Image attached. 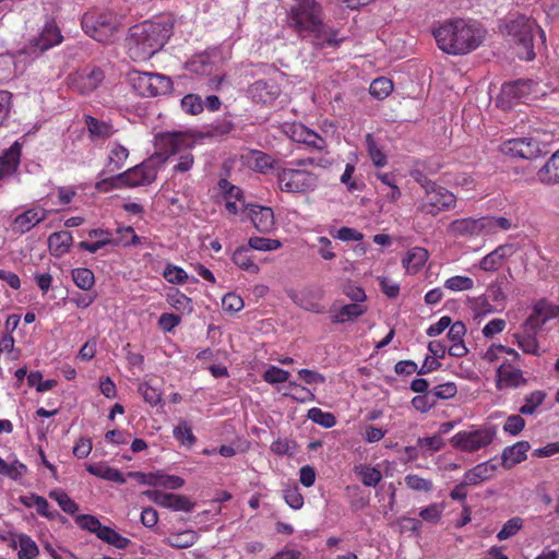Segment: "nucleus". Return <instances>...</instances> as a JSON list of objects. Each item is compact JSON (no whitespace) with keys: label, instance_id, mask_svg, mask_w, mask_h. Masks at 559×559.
<instances>
[{"label":"nucleus","instance_id":"nucleus-53","mask_svg":"<svg viewBox=\"0 0 559 559\" xmlns=\"http://www.w3.org/2000/svg\"><path fill=\"white\" fill-rule=\"evenodd\" d=\"M523 527V520L519 516H514L508 520L502 528L498 532L497 538L499 540H506L516 535Z\"/></svg>","mask_w":559,"mask_h":559},{"label":"nucleus","instance_id":"nucleus-35","mask_svg":"<svg viewBox=\"0 0 559 559\" xmlns=\"http://www.w3.org/2000/svg\"><path fill=\"white\" fill-rule=\"evenodd\" d=\"M513 338L516 345L522 349L524 354L539 356V345L536 340V333L524 331L521 329L520 332L513 333Z\"/></svg>","mask_w":559,"mask_h":559},{"label":"nucleus","instance_id":"nucleus-10","mask_svg":"<svg viewBox=\"0 0 559 559\" xmlns=\"http://www.w3.org/2000/svg\"><path fill=\"white\" fill-rule=\"evenodd\" d=\"M496 436L492 427L463 430L455 433L450 443L454 449L463 452H476L488 447Z\"/></svg>","mask_w":559,"mask_h":559},{"label":"nucleus","instance_id":"nucleus-63","mask_svg":"<svg viewBox=\"0 0 559 559\" xmlns=\"http://www.w3.org/2000/svg\"><path fill=\"white\" fill-rule=\"evenodd\" d=\"M444 507L441 503H432L419 512L420 518L431 524H437L443 513Z\"/></svg>","mask_w":559,"mask_h":559},{"label":"nucleus","instance_id":"nucleus-33","mask_svg":"<svg viewBox=\"0 0 559 559\" xmlns=\"http://www.w3.org/2000/svg\"><path fill=\"white\" fill-rule=\"evenodd\" d=\"M73 238L69 231L53 233L48 238V248L53 257L60 258L69 252Z\"/></svg>","mask_w":559,"mask_h":559},{"label":"nucleus","instance_id":"nucleus-45","mask_svg":"<svg viewBox=\"0 0 559 559\" xmlns=\"http://www.w3.org/2000/svg\"><path fill=\"white\" fill-rule=\"evenodd\" d=\"M49 497L53 499L61 510L68 514H74L79 510V506L62 489H52Z\"/></svg>","mask_w":559,"mask_h":559},{"label":"nucleus","instance_id":"nucleus-5","mask_svg":"<svg viewBox=\"0 0 559 559\" xmlns=\"http://www.w3.org/2000/svg\"><path fill=\"white\" fill-rule=\"evenodd\" d=\"M313 164V158H302L277 167L275 175L278 189L292 194H306L314 191L319 186V177L306 169L307 166Z\"/></svg>","mask_w":559,"mask_h":559},{"label":"nucleus","instance_id":"nucleus-24","mask_svg":"<svg viewBox=\"0 0 559 559\" xmlns=\"http://www.w3.org/2000/svg\"><path fill=\"white\" fill-rule=\"evenodd\" d=\"M526 383L521 369L511 364H502L497 370V388L499 390L515 389Z\"/></svg>","mask_w":559,"mask_h":559},{"label":"nucleus","instance_id":"nucleus-2","mask_svg":"<svg viewBox=\"0 0 559 559\" xmlns=\"http://www.w3.org/2000/svg\"><path fill=\"white\" fill-rule=\"evenodd\" d=\"M432 35L443 52L463 56L481 45L486 29L473 20L451 19L435 27Z\"/></svg>","mask_w":559,"mask_h":559},{"label":"nucleus","instance_id":"nucleus-57","mask_svg":"<svg viewBox=\"0 0 559 559\" xmlns=\"http://www.w3.org/2000/svg\"><path fill=\"white\" fill-rule=\"evenodd\" d=\"M118 237L115 238V246H134L140 243V238L132 227L117 229Z\"/></svg>","mask_w":559,"mask_h":559},{"label":"nucleus","instance_id":"nucleus-30","mask_svg":"<svg viewBox=\"0 0 559 559\" xmlns=\"http://www.w3.org/2000/svg\"><path fill=\"white\" fill-rule=\"evenodd\" d=\"M12 547L17 549L19 559H35L39 554L37 544L26 534L14 536Z\"/></svg>","mask_w":559,"mask_h":559},{"label":"nucleus","instance_id":"nucleus-58","mask_svg":"<svg viewBox=\"0 0 559 559\" xmlns=\"http://www.w3.org/2000/svg\"><path fill=\"white\" fill-rule=\"evenodd\" d=\"M296 442L288 438H278L271 444V451L277 455L293 456L296 453Z\"/></svg>","mask_w":559,"mask_h":559},{"label":"nucleus","instance_id":"nucleus-52","mask_svg":"<svg viewBox=\"0 0 559 559\" xmlns=\"http://www.w3.org/2000/svg\"><path fill=\"white\" fill-rule=\"evenodd\" d=\"M138 392L151 406H156L162 401V391L157 388H154L148 382L139 384Z\"/></svg>","mask_w":559,"mask_h":559},{"label":"nucleus","instance_id":"nucleus-20","mask_svg":"<svg viewBox=\"0 0 559 559\" xmlns=\"http://www.w3.org/2000/svg\"><path fill=\"white\" fill-rule=\"evenodd\" d=\"M516 252V248L513 243H503L498 246L491 252L483 257L477 267L484 272L493 273L498 271L503 262L511 258Z\"/></svg>","mask_w":559,"mask_h":559},{"label":"nucleus","instance_id":"nucleus-15","mask_svg":"<svg viewBox=\"0 0 559 559\" xmlns=\"http://www.w3.org/2000/svg\"><path fill=\"white\" fill-rule=\"evenodd\" d=\"M157 177V168L151 163H142L127 171L115 176V180L121 182V187L134 188L153 182Z\"/></svg>","mask_w":559,"mask_h":559},{"label":"nucleus","instance_id":"nucleus-55","mask_svg":"<svg viewBox=\"0 0 559 559\" xmlns=\"http://www.w3.org/2000/svg\"><path fill=\"white\" fill-rule=\"evenodd\" d=\"M75 523L82 530H86V531L95 534L97 537L104 526L95 515H91V514L78 515L75 518Z\"/></svg>","mask_w":559,"mask_h":559},{"label":"nucleus","instance_id":"nucleus-56","mask_svg":"<svg viewBox=\"0 0 559 559\" xmlns=\"http://www.w3.org/2000/svg\"><path fill=\"white\" fill-rule=\"evenodd\" d=\"M163 276L171 284H183L188 280V274L182 267L170 263L165 266Z\"/></svg>","mask_w":559,"mask_h":559},{"label":"nucleus","instance_id":"nucleus-23","mask_svg":"<svg viewBox=\"0 0 559 559\" xmlns=\"http://www.w3.org/2000/svg\"><path fill=\"white\" fill-rule=\"evenodd\" d=\"M248 216L254 228L260 233H271L275 228L273 210L269 206L250 204L247 206Z\"/></svg>","mask_w":559,"mask_h":559},{"label":"nucleus","instance_id":"nucleus-59","mask_svg":"<svg viewBox=\"0 0 559 559\" xmlns=\"http://www.w3.org/2000/svg\"><path fill=\"white\" fill-rule=\"evenodd\" d=\"M405 485L415 491L429 492L432 490V481L430 479L423 478L415 474L406 475L404 478Z\"/></svg>","mask_w":559,"mask_h":559},{"label":"nucleus","instance_id":"nucleus-54","mask_svg":"<svg viewBox=\"0 0 559 559\" xmlns=\"http://www.w3.org/2000/svg\"><path fill=\"white\" fill-rule=\"evenodd\" d=\"M290 377L289 371L284 370L276 366H270L263 373L262 378L269 384H280L288 381Z\"/></svg>","mask_w":559,"mask_h":559},{"label":"nucleus","instance_id":"nucleus-8","mask_svg":"<svg viewBox=\"0 0 559 559\" xmlns=\"http://www.w3.org/2000/svg\"><path fill=\"white\" fill-rule=\"evenodd\" d=\"M82 27L90 37L108 44L115 39L118 20L112 12L85 13L82 17Z\"/></svg>","mask_w":559,"mask_h":559},{"label":"nucleus","instance_id":"nucleus-38","mask_svg":"<svg viewBox=\"0 0 559 559\" xmlns=\"http://www.w3.org/2000/svg\"><path fill=\"white\" fill-rule=\"evenodd\" d=\"M129 156V150L119 143H112L108 154L107 170L110 173L121 169Z\"/></svg>","mask_w":559,"mask_h":559},{"label":"nucleus","instance_id":"nucleus-46","mask_svg":"<svg viewBox=\"0 0 559 559\" xmlns=\"http://www.w3.org/2000/svg\"><path fill=\"white\" fill-rule=\"evenodd\" d=\"M166 300L176 310L192 311V300L178 289L168 292Z\"/></svg>","mask_w":559,"mask_h":559},{"label":"nucleus","instance_id":"nucleus-48","mask_svg":"<svg viewBox=\"0 0 559 559\" xmlns=\"http://www.w3.org/2000/svg\"><path fill=\"white\" fill-rule=\"evenodd\" d=\"M248 247L252 250L269 252L281 248L282 242L277 239L255 236L249 238Z\"/></svg>","mask_w":559,"mask_h":559},{"label":"nucleus","instance_id":"nucleus-49","mask_svg":"<svg viewBox=\"0 0 559 559\" xmlns=\"http://www.w3.org/2000/svg\"><path fill=\"white\" fill-rule=\"evenodd\" d=\"M173 435L176 440H178L181 444L191 447L195 443L197 438L192 432L191 427L185 420H181L179 425L174 428Z\"/></svg>","mask_w":559,"mask_h":559},{"label":"nucleus","instance_id":"nucleus-18","mask_svg":"<svg viewBox=\"0 0 559 559\" xmlns=\"http://www.w3.org/2000/svg\"><path fill=\"white\" fill-rule=\"evenodd\" d=\"M63 36L55 21H48L29 45L33 53H41L61 44Z\"/></svg>","mask_w":559,"mask_h":559},{"label":"nucleus","instance_id":"nucleus-28","mask_svg":"<svg viewBox=\"0 0 559 559\" xmlns=\"http://www.w3.org/2000/svg\"><path fill=\"white\" fill-rule=\"evenodd\" d=\"M428 258L429 253L425 248L414 247L407 251L402 263L408 273L416 274L426 264Z\"/></svg>","mask_w":559,"mask_h":559},{"label":"nucleus","instance_id":"nucleus-64","mask_svg":"<svg viewBox=\"0 0 559 559\" xmlns=\"http://www.w3.org/2000/svg\"><path fill=\"white\" fill-rule=\"evenodd\" d=\"M222 307L224 311L239 312L243 309L245 302L239 295L235 293H227L222 299Z\"/></svg>","mask_w":559,"mask_h":559},{"label":"nucleus","instance_id":"nucleus-32","mask_svg":"<svg viewBox=\"0 0 559 559\" xmlns=\"http://www.w3.org/2000/svg\"><path fill=\"white\" fill-rule=\"evenodd\" d=\"M199 533L194 530H185L170 533L164 543L177 549H185L193 546L199 539Z\"/></svg>","mask_w":559,"mask_h":559},{"label":"nucleus","instance_id":"nucleus-19","mask_svg":"<svg viewBox=\"0 0 559 559\" xmlns=\"http://www.w3.org/2000/svg\"><path fill=\"white\" fill-rule=\"evenodd\" d=\"M285 132L293 141L306 144L316 151H323L326 147L325 140L302 123H292L286 127Z\"/></svg>","mask_w":559,"mask_h":559},{"label":"nucleus","instance_id":"nucleus-62","mask_svg":"<svg viewBox=\"0 0 559 559\" xmlns=\"http://www.w3.org/2000/svg\"><path fill=\"white\" fill-rule=\"evenodd\" d=\"M417 443L421 450L429 452V453L440 451L444 447V441L440 435L419 438Z\"/></svg>","mask_w":559,"mask_h":559},{"label":"nucleus","instance_id":"nucleus-37","mask_svg":"<svg viewBox=\"0 0 559 559\" xmlns=\"http://www.w3.org/2000/svg\"><path fill=\"white\" fill-rule=\"evenodd\" d=\"M85 124L91 136L94 139H108L115 133V129L110 123L92 116H86Z\"/></svg>","mask_w":559,"mask_h":559},{"label":"nucleus","instance_id":"nucleus-6","mask_svg":"<svg viewBox=\"0 0 559 559\" xmlns=\"http://www.w3.org/2000/svg\"><path fill=\"white\" fill-rule=\"evenodd\" d=\"M503 27L506 33L515 40L520 58L527 61L535 58L533 44L534 29L538 31L543 43L546 40L545 32L536 24V22L522 14H510L506 19Z\"/></svg>","mask_w":559,"mask_h":559},{"label":"nucleus","instance_id":"nucleus-3","mask_svg":"<svg viewBox=\"0 0 559 559\" xmlns=\"http://www.w3.org/2000/svg\"><path fill=\"white\" fill-rule=\"evenodd\" d=\"M169 21H145L130 28L127 48L133 60H147L159 51L170 37Z\"/></svg>","mask_w":559,"mask_h":559},{"label":"nucleus","instance_id":"nucleus-13","mask_svg":"<svg viewBox=\"0 0 559 559\" xmlns=\"http://www.w3.org/2000/svg\"><path fill=\"white\" fill-rule=\"evenodd\" d=\"M50 211L41 205L25 207L12 223L11 230L15 235H24L48 218Z\"/></svg>","mask_w":559,"mask_h":559},{"label":"nucleus","instance_id":"nucleus-43","mask_svg":"<svg viewBox=\"0 0 559 559\" xmlns=\"http://www.w3.org/2000/svg\"><path fill=\"white\" fill-rule=\"evenodd\" d=\"M355 472L367 487H376L382 479L381 472L368 465L356 466Z\"/></svg>","mask_w":559,"mask_h":559},{"label":"nucleus","instance_id":"nucleus-22","mask_svg":"<svg viewBox=\"0 0 559 559\" xmlns=\"http://www.w3.org/2000/svg\"><path fill=\"white\" fill-rule=\"evenodd\" d=\"M130 477H135L140 480V483L153 486V487H164L167 489H179L185 485V480L176 475H167L163 473H129Z\"/></svg>","mask_w":559,"mask_h":559},{"label":"nucleus","instance_id":"nucleus-21","mask_svg":"<svg viewBox=\"0 0 559 559\" xmlns=\"http://www.w3.org/2000/svg\"><path fill=\"white\" fill-rule=\"evenodd\" d=\"M281 90L274 81L258 80L248 90V97L254 103L272 104L280 95Z\"/></svg>","mask_w":559,"mask_h":559},{"label":"nucleus","instance_id":"nucleus-25","mask_svg":"<svg viewBox=\"0 0 559 559\" xmlns=\"http://www.w3.org/2000/svg\"><path fill=\"white\" fill-rule=\"evenodd\" d=\"M21 145L14 142L8 150L0 156V179L12 176L20 164Z\"/></svg>","mask_w":559,"mask_h":559},{"label":"nucleus","instance_id":"nucleus-14","mask_svg":"<svg viewBox=\"0 0 559 559\" xmlns=\"http://www.w3.org/2000/svg\"><path fill=\"white\" fill-rule=\"evenodd\" d=\"M483 217H463L450 222L447 234L454 239H472L486 235Z\"/></svg>","mask_w":559,"mask_h":559},{"label":"nucleus","instance_id":"nucleus-27","mask_svg":"<svg viewBox=\"0 0 559 559\" xmlns=\"http://www.w3.org/2000/svg\"><path fill=\"white\" fill-rule=\"evenodd\" d=\"M530 448L531 445L527 441H519L513 445L507 447L501 454L503 467L512 468L516 464L526 460V453Z\"/></svg>","mask_w":559,"mask_h":559},{"label":"nucleus","instance_id":"nucleus-9","mask_svg":"<svg viewBox=\"0 0 559 559\" xmlns=\"http://www.w3.org/2000/svg\"><path fill=\"white\" fill-rule=\"evenodd\" d=\"M421 186L426 191L419 205V210L423 213L436 216L440 212L447 211L455 205V195L444 187L428 180H425Z\"/></svg>","mask_w":559,"mask_h":559},{"label":"nucleus","instance_id":"nucleus-39","mask_svg":"<svg viewBox=\"0 0 559 559\" xmlns=\"http://www.w3.org/2000/svg\"><path fill=\"white\" fill-rule=\"evenodd\" d=\"M249 247H240L237 248L231 257V261L241 270L247 271L251 274H257L260 271V267L254 261L251 259L249 254Z\"/></svg>","mask_w":559,"mask_h":559},{"label":"nucleus","instance_id":"nucleus-11","mask_svg":"<svg viewBox=\"0 0 559 559\" xmlns=\"http://www.w3.org/2000/svg\"><path fill=\"white\" fill-rule=\"evenodd\" d=\"M500 152L513 158L534 159L543 154L540 141L532 136L510 139L499 146Z\"/></svg>","mask_w":559,"mask_h":559},{"label":"nucleus","instance_id":"nucleus-1","mask_svg":"<svg viewBox=\"0 0 559 559\" xmlns=\"http://www.w3.org/2000/svg\"><path fill=\"white\" fill-rule=\"evenodd\" d=\"M287 25L301 39H309L319 49L337 47L342 43L338 29L324 22L322 5L316 0H293L287 12Z\"/></svg>","mask_w":559,"mask_h":559},{"label":"nucleus","instance_id":"nucleus-16","mask_svg":"<svg viewBox=\"0 0 559 559\" xmlns=\"http://www.w3.org/2000/svg\"><path fill=\"white\" fill-rule=\"evenodd\" d=\"M536 84L532 80H518L502 85L498 102L503 108H510L513 102L526 100Z\"/></svg>","mask_w":559,"mask_h":559},{"label":"nucleus","instance_id":"nucleus-36","mask_svg":"<svg viewBox=\"0 0 559 559\" xmlns=\"http://www.w3.org/2000/svg\"><path fill=\"white\" fill-rule=\"evenodd\" d=\"M538 180L544 183L559 182V150L537 173Z\"/></svg>","mask_w":559,"mask_h":559},{"label":"nucleus","instance_id":"nucleus-4","mask_svg":"<svg viewBox=\"0 0 559 559\" xmlns=\"http://www.w3.org/2000/svg\"><path fill=\"white\" fill-rule=\"evenodd\" d=\"M210 136L209 133L195 132L191 130L187 131H173L160 133L156 141L158 147L169 156H178L176 163L173 166L174 173H187L193 164L194 157L189 152L197 144Z\"/></svg>","mask_w":559,"mask_h":559},{"label":"nucleus","instance_id":"nucleus-26","mask_svg":"<svg viewBox=\"0 0 559 559\" xmlns=\"http://www.w3.org/2000/svg\"><path fill=\"white\" fill-rule=\"evenodd\" d=\"M242 159L251 169L265 174L271 169H276L275 160L264 152L252 150L242 155Z\"/></svg>","mask_w":559,"mask_h":559},{"label":"nucleus","instance_id":"nucleus-42","mask_svg":"<svg viewBox=\"0 0 559 559\" xmlns=\"http://www.w3.org/2000/svg\"><path fill=\"white\" fill-rule=\"evenodd\" d=\"M366 147L368 155L376 167H383L386 165V154L370 133L366 135Z\"/></svg>","mask_w":559,"mask_h":559},{"label":"nucleus","instance_id":"nucleus-40","mask_svg":"<svg viewBox=\"0 0 559 559\" xmlns=\"http://www.w3.org/2000/svg\"><path fill=\"white\" fill-rule=\"evenodd\" d=\"M97 538L117 549H126L131 544L129 538L122 536L117 531L106 525L103 526Z\"/></svg>","mask_w":559,"mask_h":559},{"label":"nucleus","instance_id":"nucleus-29","mask_svg":"<svg viewBox=\"0 0 559 559\" xmlns=\"http://www.w3.org/2000/svg\"><path fill=\"white\" fill-rule=\"evenodd\" d=\"M366 307L360 304H348L336 308L335 306L331 309V319L335 323H344L352 321L366 312Z\"/></svg>","mask_w":559,"mask_h":559},{"label":"nucleus","instance_id":"nucleus-60","mask_svg":"<svg viewBox=\"0 0 559 559\" xmlns=\"http://www.w3.org/2000/svg\"><path fill=\"white\" fill-rule=\"evenodd\" d=\"M486 235L493 234L497 229L508 230L512 223L506 217L483 216Z\"/></svg>","mask_w":559,"mask_h":559},{"label":"nucleus","instance_id":"nucleus-7","mask_svg":"<svg viewBox=\"0 0 559 559\" xmlns=\"http://www.w3.org/2000/svg\"><path fill=\"white\" fill-rule=\"evenodd\" d=\"M128 82L133 91L143 97H154L166 94L173 86L168 76L158 73L142 72L135 69L128 72Z\"/></svg>","mask_w":559,"mask_h":559},{"label":"nucleus","instance_id":"nucleus-41","mask_svg":"<svg viewBox=\"0 0 559 559\" xmlns=\"http://www.w3.org/2000/svg\"><path fill=\"white\" fill-rule=\"evenodd\" d=\"M475 286V282L472 277L465 275H454L447 278L443 283V287L452 293H461L472 290Z\"/></svg>","mask_w":559,"mask_h":559},{"label":"nucleus","instance_id":"nucleus-44","mask_svg":"<svg viewBox=\"0 0 559 559\" xmlns=\"http://www.w3.org/2000/svg\"><path fill=\"white\" fill-rule=\"evenodd\" d=\"M71 275L74 284L83 290H90L95 284L94 273L87 267L74 269Z\"/></svg>","mask_w":559,"mask_h":559},{"label":"nucleus","instance_id":"nucleus-61","mask_svg":"<svg viewBox=\"0 0 559 559\" xmlns=\"http://www.w3.org/2000/svg\"><path fill=\"white\" fill-rule=\"evenodd\" d=\"M181 107L190 115H199L204 109L203 100L197 94H188L183 96L181 99Z\"/></svg>","mask_w":559,"mask_h":559},{"label":"nucleus","instance_id":"nucleus-12","mask_svg":"<svg viewBox=\"0 0 559 559\" xmlns=\"http://www.w3.org/2000/svg\"><path fill=\"white\" fill-rule=\"evenodd\" d=\"M105 74L102 69L93 67L76 71L68 76L69 85L82 95L94 92L104 81Z\"/></svg>","mask_w":559,"mask_h":559},{"label":"nucleus","instance_id":"nucleus-31","mask_svg":"<svg viewBox=\"0 0 559 559\" xmlns=\"http://www.w3.org/2000/svg\"><path fill=\"white\" fill-rule=\"evenodd\" d=\"M497 469V466L490 461L480 463L467 471L464 475V481L467 485H477L491 478Z\"/></svg>","mask_w":559,"mask_h":559},{"label":"nucleus","instance_id":"nucleus-51","mask_svg":"<svg viewBox=\"0 0 559 559\" xmlns=\"http://www.w3.org/2000/svg\"><path fill=\"white\" fill-rule=\"evenodd\" d=\"M308 418L314 424L324 428H331L335 425L336 419L333 414L323 412L321 408L312 407L308 411Z\"/></svg>","mask_w":559,"mask_h":559},{"label":"nucleus","instance_id":"nucleus-17","mask_svg":"<svg viewBox=\"0 0 559 559\" xmlns=\"http://www.w3.org/2000/svg\"><path fill=\"white\" fill-rule=\"evenodd\" d=\"M144 493L152 502L173 511L190 512L194 507V503L182 495L168 493L160 490H147Z\"/></svg>","mask_w":559,"mask_h":559},{"label":"nucleus","instance_id":"nucleus-47","mask_svg":"<svg viewBox=\"0 0 559 559\" xmlns=\"http://www.w3.org/2000/svg\"><path fill=\"white\" fill-rule=\"evenodd\" d=\"M392 91V81L383 76L374 79L369 87L370 94L378 99L385 98L391 94Z\"/></svg>","mask_w":559,"mask_h":559},{"label":"nucleus","instance_id":"nucleus-50","mask_svg":"<svg viewBox=\"0 0 559 559\" xmlns=\"http://www.w3.org/2000/svg\"><path fill=\"white\" fill-rule=\"evenodd\" d=\"M546 397L543 391H534L527 395L523 405L520 407V413L524 415H532L538 406H540Z\"/></svg>","mask_w":559,"mask_h":559},{"label":"nucleus","instance_id":"nucleus-34","mask_svg":"<svg viewBox=\"0 0 559 559\" xmlns=\"http://www.w3.org/2000/svg\"><path fill=\"white\" fill-rule=\"evenodd\" d=\"M86 471L93 476L117 484H124L127 481L126 477L119 469L114 468L106 463L90 464L87 465Z\"/></svg>","mask_w":559,"mask_h":559}]
</instances>
